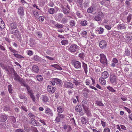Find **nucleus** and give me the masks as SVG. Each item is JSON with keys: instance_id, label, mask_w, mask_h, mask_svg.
Segmentation results:
<instances>
[{"instance_id": "1", "label": "nucleus", "mask_w": 132, "mask_h": 132, "mask_svg": "<svg viewBox=\"0 0 132 132\" xmlns=\"http://www.w3.org/2000/svg\"><path fill=\"white\" fill-rule=\"evenodd\" d=\"M79 47L78 46L75 44L68 46L66 47V49L72 53L77 52L79 50Z\"/></svg>"}, {"instance_id": "2", "label": "nucleus", "mask_w": 132, "mask_h": 132, "mask_svg": "<svg viewBox=\"0 0 132 132\" xmlns=\"http://www.w3.org/2000/svg\"><path fill=\"white\" fill-rule=\"evenodd\" d=\"M100 61L101 63L103 64L104 67H106L107 65V60L105 55L104 54L100 55Z\"/></svg>"}, {"instance_id": "3", "label": "nucleus", "mask_w": 132, "mask_h": 132, "mask_svg": "<svg viewBox=\"0 0 132 132\" xmlns=\"http://www.w3.org/2000/svg\"><path fill=\"white\" fill-rule=\"evenodd\" d=\"M104 16L103 13L101 12H99L94 18V20L97 21L101 22Z\"/></svg>"}, {"instance_id": "4", "label": "nucleus", "mask_w": 132, "mask_h": 132, "mask_svg": "<svg viewBox=\"0 0 132 132\" xmlns=\"http://www.w3.org/2000/svg\"><path fill=\"white\" fill-rule=\"evenodd\" d=\"M109 78L111 83L114 85H115L117 84V77L113 74H110Z\"/></svg>"}, {"instance_id": "5", "label": "nucleus", "mask_w": 132, "mask_h": 132, "mask_svg": "<svg viewBox=\"0 0 132 132\" xmlns=\"http://www.w3.org/2000/svg\"><path fill=\"white\" fill-rule=\"evenodd\" d=\"M82 107L85 111L87 112L88 109L89 107L87 101L84 100L82 101Z\"/></svg>"}, {"instance_id": "6", "label": "nucleus", "mask_w": 132, "mask_h": 132, "mask_svg": "<svg viewBox=\"0 0 132 132\" xmlns=\"http://www.w3.org/2000/svg\"><path fill=\"white\" fill-rule=\"evenodd\" d=\"M0 65L3 69H4L7 71V74H8V64L7 63L6 64L5 62H2L0 63Z\"/></svg>"}, {"instance_id": "7", "label": "nucleus", "mask_w": 132, "mask_h": 132, "mask_svg": "<svg viewBox=\"0 0 132 132\" xmlns=\"http://www.w3.org/2000/svg\"><path fill=\"white\" fill-rule=\"evenodd\" d=\"M58 11V8L55 7L53 8H50L48 10V13L51 14H53L55 13H56Z\"/></svg>"}, {"instance_id": "8", "label": "nucleus", "mask_w": 132, "mask_h": 132, "mask_svg": "<svg viewBox=\"0 0 132 132\" xmlns=\"http://www.w3.org/2000/svg\"><path fill=\"white\" fill-rule=\"evenodd\" d=\"M107 43L104 40H102L100 42L99 46L102 49L104 48L106 46Z\"/></svg>"}, {"instance_id": "9", "label": "nucleus", "mask_w": 132, "mask_h": 132, "mask_svg": "<svg viewBox=\"0 0 132 132\" xmlns=\"http://www.w3.org/2000/svg\"><path fill=\"white\" fill-rule=\"evenodd\" d=\"M24 7H20L18 10V13L20 16H22L24 14Z\"/></svg>"}, {"instance_id": "10", "label": "nucleus", "mask_w": 132, "mask_h": 132, "mask_svg": "<svg viewBox=\"0 0 132 132\" xmlns=\"http://www.w3.org/2000/svg\"><path fill=\"white\" fill-rule=\"evenodd\" d=\"M82 91L84 97L85 98H87L88 96V94L89 92V90L87 88H84L82 90Z\"/></svg>"}, {"instance_id": "11", "label": "nucleus", "mask_w": 132, "mask_h": 132, "mask_svg": "<svg viewBox=\"0 0 132 132\" xmlns=\"http://www.w3.org/2000/svg\"><path fill=\"white\" fill-rule=\"evenodd\" d=\"M73 65L75 68L77 69L79 68H81V63L78 61H76L73 63Z\"/></svg>"}, {"instance_id": "12", "label": "nucleus", "mask_w": 132, "mask_h": 132, "mask_svg": "<svg viewBox=\"0 0 132 132\" xmlns=\"http://www.w3.org/2000/svg\"><path fill=\"white\" fill-rule=\"evenodd\" d=\"M56 88L54 87H51L48 85L47 86V89L48 92L51 93H53L55 91Z\"/></svg>"}, {"instance_id": "13", "label": "nucleus", "mask_w": 132, "mask_h": 132, "mask_svg": "<svg viewBox=\"0 0 132 132\" xmlns=\"http://www.w3.org/2000/svg\"><path fill=\"white\" fill-rule=\"evenodd\" d=\"M64 86L66 88H72L73 87V84L70 82H66L64 83Z\"/></svg>"}, {"instance_id": "14", "label": "nucleus", "mask_w": 132, "mask_h": 132, "mask_svg": "<svg viewBox=\"0 0 132 132\" xmlns=\"http://www.w3.org/2000/svg\"><path fill=\"white\" fill-rule=\"evenodd\" d=\"M45 113L50 114L51 116H53V115L52 110L48 108H47L45 109Z\"/></svg>"}, {"instance_id": "15", "label": "nucleus", "mask_w": 132, "mask_h": 132, "mask_svg": "<svg viewBox=\"0 0 132 132\" xmlns=\"http://www.w3.org/2000/svg\"><path fill=\"white\" fill-rule=\"evenodd\" d=\"M13 75L14 79L16 81H19L21 79L20 78L17 73L15 72H14Z\"/></svg>"}, {"instance_id": "16", "label": "nucleus", "mask_w": 132, "mask_h": 132, "mask_svg": "<svg viewBox=\"0 0 132 132\" xmlns=\"http://www.w3.org/2000/svg\"><path fill=\"white\" fill-rule=\"evenodd\" d=\"M109 76V74L108 72L107 71H104L102 73V77L103 79H106Z\"/></svg>"}, {"instance_id": "17", "label": "nucleus", "mask_w": 132, "mask_h": 132, "mask_svg": "<svg viewBox=\"0 0 132 132\" xmlns=\"http://www.w3.org/2000/svg\"><path fill=\"white\" fill-rule=\"evenodd\" d=\"M7 118V117L5 115H0V122H3L5 121Z\"/></svg>"}, {"instance_id": "18", "label": "nucleus", "mask_w": 132, "mask_h": 132, "mask_svg": "<svg viewBox=\"0 0 132 132\" xmlns=\"http://www.w3.org/2000/svg\"><path fill=\"white\" fill-rule=\"evenodd\" d=\"M82 107L81 105H77L76 106L75 110L77 112H80L82 110Z\"/></svg>"}, {"instance_id": "19", "label": "nucleus", "mask_w": 132, "mask_h": 132, "mask_svg": "<svg viewBox=\"0 0 132 132\" xmlns=\"http://www.w3.org/2000/svg\"><path fill=\"white\" fill-rule=\"evenodd\" d=\"M34 59L35 60L37 61L40 63H42L43 60L41 57H40L39 56L37 55L35 56L34 57Z\"/></svg>"}, {"instance_id": "20", "label": "nucleus", "mask_w": 132, "mask_h": 132, "mask_svg": "<svg viewBox=\"0 0 132 132\" xmlns=\"http://www.w3.org/2000/svg\"><path fill=\"white\" fill-rule=\"evenodd\" d=\"M31 122L32 125L35 126H38L39 125V123L36 121V120L34 119H32L31 120Z\"/></svg>"}, {"instance_id": "21", "label": "nucleus", "mask_w": 132, "mask_h": 132, "mask_svg": "<svg viewBox=\"0 0 132 132\" xmlns=\"http://www.w3.org/2000/svg\"><path fill=\"white\" fill-rule=\"evenodd\" d=\"M82 67L84 70L86 74H87L88 72L87 67V64L84 62H82Z\"/></svg>"}, {"instance_id": "22", "label": "nucleus", "mask_w": 132, "mask_h": 132, "mask_svg": "<svg viewBox=\"0 0 132 132\" xmlns=\"http://www.w3.org/2000/svg\"><path fill=\"white\" fill-rule=\"evenodd\" d=\"M117 27L118 28L120 29H125L126 28L125 25L123 24H119Z\"/></svg>"}, {"instance_id": "23", "label": "nucleus", "mask_w": 132, "mask_h": 132, "mask_svg": "<svg viewBox=\"0 0 132 132\" xmlns=\"http://www.w3.org/2000/svg\"><path fill=\"white\" fill-rule=\"evenodd\" d=\"M57 110L59 113H62L64 111V108L61 106L58 107L57 108Z\"/></svg>"}, {"instance_id": "24", "label": "nucleus", "mask_w": 132, "mask_h": 132, "mask_svg": "<svg viewBox=\"0 0 132 132\" xmlns=\"http://www.w3.org/2000/svg\"><path fill=\"white\" fill-rule=\"evenodd\" d=\"M32 70L36 73L38 72L39 68L38 66L36 65H34L33 66L32 68Z\"/></svg>"}, {"instance_id": "25", "label": "nucleus", "mask_w": 132, "mask_h": 132, "mask_svg": "<svg viewBox=\"0 0 132 132\" xmlns=\"http://www.w3.org/2000/svg\"><path fill=\"white\" fill-rule=\"evenodd\" d=\"M130 49L128 48H126L125 52V55L127 56H129L130 55Z\"/></svg>"}, {"instance_id": "26", "label": "nucleus", "mask_w": 132, "mask_h": 132, "mask_svg": "<svg viewBox=\"0 0 132 132\" xmlns=\"http://www.w3.org/2000/svg\"><path fill=\"white\" fill-rule=\"evenodd\" d=\"M10 28L12 29H15L16 27V24L15 22H13L10 25Z\"/></svg>"}, {"instance_id": "27", "label": "nucleus", "mask_w": 132, "mask_h": 132, "mask_svg": "<svg viewBox=\"0 0 132 132\" xmlns=\"http://www.w3.org/2000/svg\"><path fill=\"white\" fill-rule=\"evenodd\" d=\"M51 66L52 67H54L55 68H56L57 70H62V68L58 64H52L51 65Z\"/></svg>"}, {"instance_id": "28", "label": "nucleus", "mask_w": 132, "mask_h": 132, "mask_svg": "<svg viewBox=\"0 0 132 132\" xmlns=\"http://www.w3.org/2000/svg\"><path fill=\"white\" fill-rule=\"evenodd\" d=\"M99 81L101 84L103 85H104L106 84V80H105L103 78H100Z\"/></svg>"}, {"instance_id": "29", "label": "nucleus", "mask_w": 132, "mask_h": 132, "mask_svg": "<svg viewBox=\"0 0 132 132\" xmlns=\"http://www.w3.org/2000/svg\"><path fill=\"white\" fill-rule=\"evenodd\" d=\"M81 120L82 123L83 124H86L87 122L86 118L84 117H82L81 118Z\"/></svg>"}, {"instance_id": "30", "label": "nucleus", "mask_w": 132, "mask_h": 132, "mask_svg": "<svg viewBox=\"0 0 132 132\" xmlns=\"http://www.w3.org/2000/svg\"><path fill=\"white\" fill-rule=\"evenodd\" d=\"M5 26V24L2 19V21L0 22V29L4 28Z\"/></svg>"}, {"instance_id": "31", "label": "nucleus", "mask_w": 132, "mask_h": 132, "mask_svg": "<svg viewBox=\"0 0 132 132\" xmlns=\"http://www.w3.org/2000/svg\"><path fill=\"white\" fill-rule=\"evenodd\" d=\"M19 82L20 83L22 86L26 87L28 85L22 79H21Z\"/></svg>"}, {"instance_id": "32", "label": "nucleus", "mask_w": 132, "mask_h": 132, "mask_svg": "<svg viewBox=\"0 0 132 132\" xmlns=\"http://www.w3.org/2000/svg\"><path fill=\"white\" fill-rule=\"evenodd\" d=\"M55 83L57 84H61L62 82V81L59 79L56 78H54Z\"/></svg>"}, {"instance_id": "33", "label": "nucleus", "mask_w": 132, "mask_h": 132, "mask_svg": "<svg viewBox=\"0 0 132 132\" xmlns=\"http://www.w3.org/2000/svg\"><path fill=\"white\" fill-rule=\"evenodd\" d=\"M19 97L21 99H23L25 100H27V97L23 94H20L19 95Z\"/></svg>"}, {"instance_id": "34", "label": "nucleus", "mask_w": 132, "mask_h": 132, "mask_svg": "<svg viewBox=\"0 0 132 132\" xmlns=\"http://www.w3.org/2000/svg\"><path fill=\"white\" fill-rule=\"evenodd\" d=\"M36 78L37 80L39 81H42L43 80V78L41 75H37L36 76Z\"/></svg>"}, {"instance_id": "35", "label": "nucleus", "mask_w": 132, "mask_h": 132, "mask_svg": "<svg viewBox=\"0 0 132 132\" xmlns=\"http://www.w3.org/2000/svg\"><path fill=\"white\" fill-rule=\"evenodd\" d=\"M69 23L71 26L73 27L75 25L76 22L75 21L73 20H71L70 21Z\"/></svg>"}, {"instance_id": "36", "label": "nucleus", "mask_w": 132, "mask_h": 132, "mask_svg": "<svg viewBox=\"0 0 132 132\" xmlns=\"http://www.w3.org/2000/svg\"><path fill=\"white\" fill-rule=\"evenodd\" d=\"M33 14L35 18L38 17L39 15V14L38 13V12L36 11H34L33 12Z\"/></svg>"}, {"instance_id": "37", "label": "nucleus", "mask_w": 132, "mask_h": 132, "mask_svg": "<svg viewBox=\"0 0 132 132\" xmlns=\"http://www.w3.org/2000/svg\"><path fill=\"white\" fill-rule=\"evenodd\" d=\"M57 115L61 119L64 118L65 117V116L63 114L61 113H58Z\"/></svg>"}, {"instance_id": "38", "label": "nucleus", "mask_w": 132, "mask_h": 132, "mask_svg": "<svg viewBox=\"0 0 132 132\" xmlns=\"http://www.w3.org/2000/svg\"><path fill=\"white\" fill-rule=\"evenodd\" d=\"M42 100L44 102H47L48 101V98L47 96H44L43 97Z\"/></svg>"}, {"instance_id": "39", "label": "nucleus", "mask_w": 132, "mask_h": 132, "mask_svg": "<svg viewBox=\"0 0 132 132\" xmlns=\"http://www.w3.org/2000/svg\"><path fill=\"white\" fill-rule=\"evenodd\" d=\"M68 21V19L64 18L62 19V20L61 21V22L63 24H65L67 23Z\"/></svg>"}, {"instance_id": "40", "label": "nucleus", "mask_w": 132, "mask_h": 132, "mask_svg": "<svg viewBox=\"0 0 132 132\" xmlns=\"http://www.w3.org/2000/svg\"><path fill=\"white\" fill-rule=\"evenodd\" d=\"M87 21L86 20L81 21L80 23V24L81 25L83 26H86L87 24Z\"/></svg>"}, {"instance_id": "41", "label": "nucleus", "mask_w": 132, "mask_h": 132, "mask_svg": "<svg viewBox=\"0 0 132 132\" xmlns=\"http://www.w3.org/2000/svg\"><path fill=\"white\" fill-rule=\"evenodd\" d=\"M30 96L33 101L34 102H35L36 99L34 95L32 94H30Z\"/></svg>"}, {"instance_id": "42", "label": "nucleus", "mask_w": 132, "mask_h": 132, "mask_svg": "<svg viewBox=\"0 0 132 132\" xmlns=\"http://www.w3.org/2000/svg\"><path fill=\"white\" fill-rule=\"evenodd\" d=\"M61 43L62 45H65L68 44V42L67 40H64L61 41Z\"/></svg>"}, {"instance_id": "43", "label": "nucleus", "mask_w": 132, "mask_h": 132, "mask_svg": "<svg viewBox=\"0 0 132 132\" xmlns=\"http://www.w3.org/2000/svg\"><path fill=\"white\" fill-rule=\"evenodd\" d=\"M28 115L32 119H34L35 118V116L31 113H29L28 114Z\"/></svg>"}, {"instance_id": "44", "label": "nucleus", "mask_w": 132, "mask_h": 132, "mask_svg": "<svg viewBox=\"0 0 132 132\" xmlns=\"http://www.w3.org/2000/svg\"><path fill=\"white\" fill-rule=\"evenodd\" d=\"M55 26L57 28H61L63 27V25L60 23H57L55 25Z\"/></svg>"}, {"instance_id": "45", "label": "nucleus", "mask_w": 132, "mask_h": 132, "mask_svg": "<svg viewBox=\"0 0 132 132\" xmlns=\"http://www.w3.org/2000/svg\"><path fill=\"white\" fill-rule=\"evenodd\" d=\"M93 9L92 7H89L87 10V12L88 13H91L93 11Z\"/></svg>"}, {"instance_id": "46", "label": "nucleus", "mask_w": 132, "mask_h": 132, "mask_svg": "<svg viewBox=\"0 0 132 132\" xmlns=\"http://www.w3.org/2000/svg\"><path fill=\"white\" fill-rule=\"evenodd\" d=\"M107 88L108 89L112 92H116V90H114L112 87H110V86H108L107 87Z\"/></svg>"}, {"instance_id": "47", "label": "nucleus", "mask_w": 132, "mask_h": 132, "mask_svg": "<svg viewBox=\"0 0 132 132\" xmlns=\"http://www.w3.org/2000/svg\"><path fill=\"white\" fill-rule=\"evenodd\" d=\"M49 83L50 84L52 85H54L55 84V82L54 79L53 78L50 81Z\"/></svg>"}, {"instance_id": "48", "label": "nucleus", "mask_w": 132, "mask_h": 132, "mask_svg": "<svg viewBox=\"0 0 132 132\" xmlns=\"http://www.w3.org/2000/svg\"><path fill=\"white\" fill-rule=\"evenodd\" d=\"M78 56L81 59H83L85 56V55L84 53H81L79 54Z\"/></svg>"}, {"instance_id": "49", "label": "nucleus", "mask_w": 132, "mask_h": 132, "mask_svg": "<svg viewBox=\"0 0 132 132\" xmlns=\"http://www.w3.org/2000/svg\"><path fill=\"white\" fill-rule=\"evenodd\" d=\"M76 14L79 18H81L82 17L81 14L80 13L79 11H77L76 12Z\"/></svg>"}, {"instance_id": "50", "label": "nucleus", "mask_w": 132, "mask_h": 132, "mask_svg": "<svg viewBox=\"0 0 132 132\" xmlns=\"http://www.w3.org/2000/svg\"><path fill=\"white\" fill-rule=\"evenodd\" d=\"M12 34L16 36H19L20 34L19 31L17 30H15L14 32H13V33Z\"/></svg>"}, {"instance_id": "51", "label": "nucleus", "mask_w": 132, "mask_h": 132, "mask_svg": "<svg viewBox=\"0 0 132 132\" xmlns=\"http://www.w3.org/2000/svg\"><path fill=\"white\" fill-rule=\"evenodd\" d=\"M14 55L16 57L19 58L21 59L23 58V56L20 55H19L18 54L14 53Z\"/></svg>"}, {"instance_id": "52", "label": "nucleus", "mask_w": 132, "mask_h": 132, "mask_svg": "<svg viewBox=\"0 0 132 132\" xmlns=\"http://www.w3.org/2000/svg\"><path fill=\"white\" fill-rule=\"evenodd\" d=\"M87 32L85 31H82L81 35L83 37H85L87 35Z\"/></svg>"}, {"instance_id": "53", "label": "nucleus", "mask_w": 132, "mask_h": 132, "mask_svg": "<svg viewBox=\"0 0 132 132\" xmlns=\"http://www.w3.org/2000/svg\"><path fill=\"white\" fill-rule=\"evenodd\" d=\"M38 119H39V121L42 123L43 125H46V123L44 121L43 119H39V118Z\"/></svg>"}, {"instance_id": "54", "label": "nucleus", "mask_w": 132, "mask_h": 132, "mask_svg": "<svg viewBox=\"0 0 132 132\" xmlns=\"http://www.w3.org/2000/svg\"><path fill=\"white\" fill-rule=\"evenodd\" d=\"M98 31L99 32V33L100 34H102L103 33L104 31V29L103 28L100 27V28L98 29Z\"/></svg>"}, {"instance_id": "55", "label": "nucleus", "mask_w": 132, "mask_h": 132, "mask_svg": "<svg viewBox=\"0 0 132 132\" xmlns=\"http://www.w3.org/2000/svg\"><path fill=\"white\" fill-rule=\"evenodd\" d=\"M63 11L64 13L66 14H68L69 12V11L66 9H64Z\"/></svg>"}, {"instance_id": "56", "label": "nucleus", "mask_w": 132, "mask_h": 132, "mask_svg": "<svg viewBox=\"0 0 132 132\" xmlns=\"http://www.w3.org/2000/svg\"><path fill=\"white\" fill-rule=\"evenodd\" d=\"M105 28L108 30H110L111 28V26L109 25H105Z\"/></svg>"}, {"instance_id": "57", "label": "nucleus", "mask_w": 132, "mask_h": 132, "mask_svg": "<svg viewBox=\"0 0 132 132\" xmlns=\"http://www.w3.org/2000/svg\"><path fill=\"white\" fill-rule=\"evenodd\" d=\"M9 118L12 120V121L14 123L16 122V120L15 117H14L11 116Z\"/></svg>"}, {"instance_id": "58", "label": "nucleus", "mask_w": 132, "mask_h": 132, "mask_svg": "<svg viewBox=\"0 0 132 132\" xmlns=\"http://www.w3.org/2000/svg\"><path fill=\"white\" fill-rule=\"evenodd\" d=\"M61 119L57 115L55 119V120L57 122H59L61 121Z\"/></svg>"}, {"instance_id": "59", "label": "nucleus", "mask_w": 132, "mask_h": 132, "mask_svg": "<svg viewBox=\"0 0 132 132\" xmlns=\"http://www.w3.org/2000/svg\"><path fill=\"white\" fill-rule=\"evenodd\" d=\"M96 103L99 106H104V105L101 101H97Z\"/></svg>"}, {"instance_id": "60", "label": "nucleus", "mask_w": 132, "mask_h": 132, "mask_svg": "<svg viewBox=\"0 0 132 132\" xmlns=\"http://www.w3.org/2000/svg\"><path fill=\"white\" fill-rule=\"evenodd\" d=\"M40 2L41 3H42L43 4H46L47 3V0H40Z\"/></svg>"}, {"instance_id": "61", "label": "nucleus", "mask_w": 132, "mask_h": 132, "mask_svg": "<svg viewBox=\"0 0 132 132\" xmlns=\"http://www.w3.org/2000/svg\"><path fill=\"white\" fill-rule=\"evenodd\" d=\"M15 132H24V131L21 129H18L15 131Z\"/></svg>"}, {"instance_id": "62", "label": "nucleus", "mask_w": 132, "mask_h": 132, "mask_svg": "<svg viewBox=\"0 0 132 132\" xmlns=\"http://www.w3.org/2000/svg\"><path fill=\"white\" fill-rule=\"evenodd\" d=\"M110 130L108 128H106L104 130L103 132H110Z\"/></svg>"}, {"instance_id": "63", "label": "nucleus", "mask_w": 132, "mask_h": 132, "mask_svg": "<svg viewBox=\"0 0 132 132\" xmlns=\"http://www.w3.org/2000/svg\"><path fill=\"white\" fill-rule=\"evenodd\" d=\"M44 18L43 16H40L38 18L39 20L40 21H43Z\"/></svg>"}, {"instance_id": "64", "label": "nucleus", "mask_w": 132, "mask_h": 132, "mask_svg": "<svg viewBox=\"0 0 132 132\" xmlns=\"http://www.w3.org/2000/svg\"><path fill=\"white\" fill-rule=\"evenodd\" d=\"M21 108L26 112H27L28 111L27 109L24 106H21Z\"/></svg>"}]
</instances>
